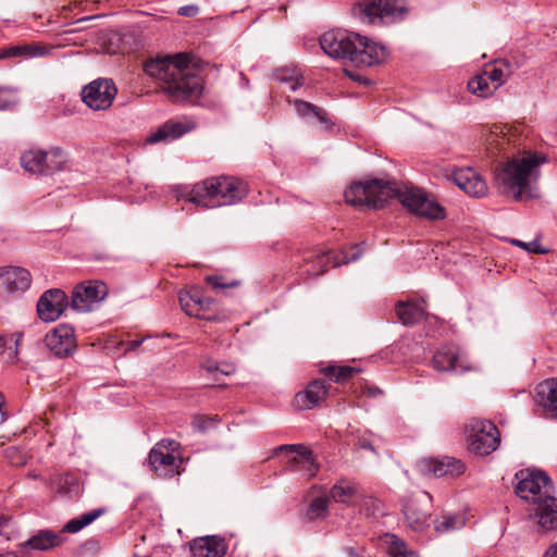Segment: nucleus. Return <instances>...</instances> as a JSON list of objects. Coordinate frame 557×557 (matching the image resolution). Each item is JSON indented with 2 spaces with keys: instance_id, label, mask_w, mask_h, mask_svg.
<instances>
[{
  "instance_id": "nucleus-1",
  "label": "nucleus",
  "mask_w": 557,
  "mask_h": 557,
  "mask_svg": "<svg viewBox=\"0 0 557 557\" xmlns=\"http://www.w3.org/2000/svg\"><path fill=\"white\" fill-rule=\"evenodd\" d=\"M144 72L161 82L163 90L173 101L196 98L202 91V79L189 67V58L185 53L147 60Z\"/></svg>"
},
{
  "instance_id": "nucleus-2",
  "label": "nucleus",
  "mask_w": 557,
  "mask_h": 557,
  "mask_svg": "<svg viewBox=\"0 0 557 557\" xmlns=\"http://www.w3.org/2000/svg\"><path fill=\"white\" fill-rule=\"evenodd\" d=\"M345 200L354 207L383 208L389 199L398 198L401 205L413 213L426 194L414 187L399 189L395 184L382 180L355 182L345 190Z\"/></svg>"
},
{
  "instance_id": "nucleus-3",
  "label": "nucleus",
  "mask_w": 557,
  "mask_h": 557,
  "mask_svg": "<svg viewBox=\"0 0 557 557\" xmlns=\"http://www.w3.org/2000/svg\"><path fill=\"white\" fill-rule=\"evenodd\" d=\"M543 162H545V157L534 152L500 163L494 174L495 186L504 195L520 201L529 187L530 177Z\"/></svg>"
},
{
  "instance_id": "nucleus-4",
  "label": "nucleus",
  "mask_w": 557,
  "mask_h": 557,
  "mask_svg": "<svg viewBox=\"0 0 557 557\" xmlns=\"http://www.w3.org/2000/svg\"><path fill=\"white\" fill-rule=\"evenodd\" d=\"M244 182L234 177H212L195 185L189 201L207 209L231 206L247 195Z\"/></svg>"
},
{
  "instance_id": "nucleus-5",
  "label": "nucleus",
  "mask_w": 557,
  "mask_h": 557,
  "mask_svg": "<svg viewBox=\"0 0 557 557\" xmlns=\"http://www.w3.org/2000/svg\"><path fill=\"white\" fill-rule=\"evenodd\" d=\"M518 483L516 494L520 498L540 505L544 499L553 497L554 486L549 476L540 470H521L516 474Z\"/></svg>"
},
{
  "instance_id": "nucleus-6",
  "label": "nucleus",
  "mask_w": 557,
  "mask_h": 557,
  "mask_svg": "<svg viewBox=\"0 0 557 557\" xmlns=\"http://www.w3.org/2000/svg\"><path fill=\"white\" fill-rule=\"evenodd\" d=\"M468 449L476 456H487L500 445V433L497 426L483 419H472L467 425Z\"/></svg>"
},
{
  "instance_id": "nucleus-7",
  "label": "nucleus",
  "mask_w": 557,
  "mask_h": 557,
  "mask_svg": "<svg viewBox=\"0 0 557 557\" xmlns=\"http://www.w3.org/2000/svg\"><path fill=\"white\" fill-rule=\"evenodd\" d=\"M407 13L401 0H364L359 4L360 18L369 24H389L404 18Z\"/></svg>"
},
{
  "instance_id": "nucleus-8",
  "label": "nucleus",
  "mask_w": 557,
  "mask_h": 557,
  "mask_svg": "<svg viewBox=\"0 0 557 557\" xmlns=\"http://www.w3.org/2000/svg\"><path fill=\"white\" fill-rule=\"evenodd\" d=\"M116 95L117 88L111 78H97L81 91L82 101L94 111L108 110Z\"/></svg>"
},
{
  "instance_id": "nucleus-9",
  "label": "nucleus",
  "mask_w": 557,
  "mask_h": 557,
  "mask_svg": "<svg viewBox=\"0 0 557 557\" xmlns=\"http://www.w3.org/2000/svg\"><path fill=\"white\" fill-rule=\"evenodd\" d=\"M358 34L347 30H330L320 37L322 50L334 59L349 60L352 62L354 52L357 51L356 40Z\"/></svg>"
},
{
  "instance_id": "nucleus-10",
  "label": "nucleus",
  "mask_w": 557,
  "mask_h": 557,
  "mask_svg": "<svg viewBox=\"0 0 557 557\" xmlns=\"http://www.w3.org/2000/svg\"><path fill=\"white\" fill-rule=\"evenodd\" d=\"M432 363L434 369L440 372L465 373L476 370V367L468 360L466 352L453 344L438 348L433 356Z\"/></svg>"
},
{
  "instance_id": "nucleus-11",
  "label": "nucleus",
  "mask_w": 557,
  "mask_h": 557,
  "mask_svg": "<svg viewBox=\"0 0 557 557\" xmlns=\"http://www.w3.org/2000/svg\"><path fill=\"white\" fill-rule=\"evenodd\" d=\"M107 296V286L99 281L78 284L72 292L71 306L74 310L86 312Z\"/></svg>"
},
{
  "instance_id": "nucleus-12",
  "label": "nucleus",
  "mask_w": 557,
  "mask_h": 557,
  "mask_svg": "<svg viewBox=\"0 0 557 557\" xmlns=\"http://www.w3.org/2000/svg\"><path fill=\"white\" fill-rule=\"evenodd\" d=\"M431 500L428 492H420L405 504L404 515L412 530L422 531L428 525Z\"/></svg>"
},
{
  "instance_id": "nucleus-13",
  "label": "nucleus",
  "mask_w": 557,
  "mask_h": 557,
  "mask_svg": "<svg viewBox=\"0 0 557 557\" xmlns=\"http://www.w3.org/2000/svg\"><path fill=\"white\" fill-rule=\"evenodd\" d=\"M45 343L54 356L69 357L76 349L74 329L69 324H60L47 333Z\"/></svg>"
},
{
  "instance_id": "nucleus-14",
  "label": "nucleus",
  "mask_w": 557,
  "mask_h": 557,
  "mask_svg": "<svg viewBox=\"0 0 557 557\" xmlns=\"http://www.w3.org/2000/svg\"><path fill=\"white\" fill-rule=\"evenodd\" d=\"M32 284L28 270L21 267L0 268V297L26 292Z\"/></svg>"
},
{
  "instance_id": "nucleus-15",
  "label": "nucleus",
  "mask_w": 557,
  "mask_h": 557,
  "mask_svg": "<svg viewBox=\"0 0 557 557\" xmlns=\"http://www.w3.org/2000/svg\"><path fill=\"white\" fill-rule=\"evenodd\" d=\"M421 473L434 478H456L466 471V465L454 457L426 458L420 461Z\"/></svg>"
},
{
  "instance_id": "nucleus-16",
  "label": "nucleus",
  "mask_w": 557,
  "mask_h": 557,
  "mask_svg": "<svg viewBox=\"0 0 557 557\" xmlns=\"http://www.w3.org/2000/svg\"><path fill=\"white\" fill-rule=\"evenodd\" d=\"M67 305V296L62 289H48L38 300V317L45 322H53L63 313Z\"/></svg>"
},
{
  "instance_id": "nucleus-17",
  "label": "nucleus",
  "mask_w": 557,
  "mask_h": 557,
  "mask_svg": "<svg viewBox=\"0 0 557 557\" xmlns=\"http://www.w3.org/2000/svg\"><path fill=\"white\" fill-rule=\"evenodd\" d=\"M163 445H154L148 456V462L152 471L160 478H171L180 474V468L183 459L180 455H170L162 453Z\"/></svg>"
},
{
  "instance_id": "nucleus-18",
  "label": "nucleus",
  "mask_w": 557,
  "mask_h": 557,
  "mask_svg": "<svg viewBox=\"0 0 557 557\" xmlns=\"http://www.w3.org/2000/svg\"><path fill=\"white\" fill-rule=\"evenodd\" d=\"M357 51L354 52L352 63L357 65L371 66L377 64L386 57V49L374 41L358 34L356 40Z\"/></svg>"
},
{
  "instance_id": "nucleus-19",
  "label": "nucleus",
  "mask_w": 557,
  "mask_h": 557,
  "mask_svg": "<svg viewBox=\"0 0 557 557\" xmlns=\"http://www.w3.org/2000/svg\"><path fill=\"white\" fill-rule=\"evenodd\" d=\"M456 185L473 197H482L487 193V185L485 181L472 169H460L453 174Z\"/></svg>"
},
{
  "instance_id": "nucleus-20",
  "label": "nucleus",
  "mask_w": 557,
  "mask_h": 557,
  "mask_svg": "<svg viewBox=\"0 0 557 557\" xmlns=\"http://www.w3.org/2000/svg\"><path fill=\"white\" fill-rule=\"evenodd\" d=\"M195 127L196 124L193 121L169 120L156 132L151 133L147 138V141L154 144L162 140H174L190 132Z\"/></svg>"
},
{
  "instance_id": "nucleus-21",
  "label": "nucleus",
  "mask_w": 557,
  "mask_h": 557,
  "mask_svg": "<svg viewBox=\"0 0 557 557\" xmlns=\"http://www.w3.org/2000/svg\"><path fill=\"white\" fill-rule=\"evenodd\" d=\"M327 386L324 380H313L305 391L295 395L294 404L299 410L312 409L327 395Z\"/></svg>"
},
{
  "instance_id": "nucleus-22",
  "label": "nucleus",
  "mask_w": 557,
  "mask_h": 557,
  "mask_svg": "<svg viewBox=\"0 0 557 557\" xmlns=\"http://www.w3.org/2000/svg\"><path fill=\"white\" fill-rule=\"evenodd\" d=\"M535 399L546 416L557 418V379L545 380L536 386Z\"/></svg>"
},
{
  "instance_id": "nucleus-23",
  "label": "nucleus",
  "mask_w": 557,
  "mask_h": 557,
  "mask_svg": "<svg viewBox=\"0 0 557 557\" xmlns=\"http://www.w3.org/2000/svg\"><path fill=\"white\" fill-rule=\"evenodd\" d=\"M63 539L61 533L53 530L44 529L37 531L27 541L21 544V547L34 550H49L61 545Z\"/></svg>"
},
{
  "instance_id": "nucleus-24",
  "label": "nucleus",
  "mask_w": 557,
  "mask_h": 557,
  "mask_svg": "<svg viewBox=\"0 0 557 557\" xmlns=\"http://www.w3.org/2000/svg\"><path fill=\"white\" fill-rule=\"evenodd\" d=\"M424 300L398 301L396 304V314L399 321L406 326H412L425 317Z\"/></svg>"
},
{
  "instance_id": "nucleus-25",
  "label": "nucleus",
  "mask_w": 557,
  "mask_h": 557,
  "mask_svg": "<svg viewBox=\"0 0 557 557\" xmlns=\"http://www.w3.org/2000/svg\"><path fill=\"white\" fill-rule=\"evenodd\" d=\"M293 451L297 456L293 458V462L308 472V476H313L318 472V466L313 460L312 451L301 444L281 445L275 448V453Z\"/></svg>"
},
{
  "instance_id": "nucleus-26",
  "label": "nucleus",
  "mask_w": 557,
  "mask_h": 557,
  "mask_svg": "<svg viewBox=\"0 0 557 557\" xmlns=\"http://www.w3.org/2000/svg\"><path fill=\"white\" fill-rule=\"evenodd\" d=\"M190 552L193 557H222L225 554V546L221 540L206 536L194 540Z\"/></svg>"
},
{
  "instance_id": "nucleus-27",
  "label": "nucleus",
  "mask_w": 557,
  "mask_h": 557,
  "mask_svg": "<svg viewBox=\"0 0 557 557\" xmlns=\"http://www.w3.org/2000/svg\"><path fill=\"white\" fill-rule=\"evenodd\" d=\"M539 524L546 531L557 529V498L548 497L535 507Z\"/></svg>"
},
{
  "instance_id": "nucleus-28",
  "label": "nucleus",
  "mask_w": 557,
  "mask_h": 557,
  "mask_svg": "<svg viewBox=\"0 0 557 557\" xmlns=\"http://www.w3.org/2000/svg\"><path fill=\"white\" fill-rule=\"evenodd\" d=\"M46 151L41 149H29L22 153L21 165L33 174L45 175Z\"/></svg>"
},
{
  "instance_id": "nucleus-29",
  "label": "nucleus",
  "mask_w": 557,
  "mask_h": 557,
  "mask_svg": "<svg viewBox=\"0 0 557 557\" xmlns=\"http://www.w3.org/2000/svg\"><path fill=\"white\" fill-rule=\"evenodd\" d=\"M69 160V153L60 147H53L46 151L45 175L64 171Z\"/></svg>"
},
{
  "instance_id": "nucleus-30",
  "label": "nucleus",
  "mask_w": 557,
  "mask_h": 557,
  "mask_svg": "<svg viewBox=\"0 0 557 557\" xmlns=\"http://www.w3.org/2000/svg\"><path fill=\"white\" fill-rule=\"evenodd\" d=\"M482 72L495 90L507 81L511 73L509 62L506 60L495 61L494 64L485 66Z\"/></svg>"
},
{
  "instance_id": "nucleus-31",
  "label": "nucleus",
  "mask_w": 557,
  "mask_h": 557,
  "mask_svg": "<svg viewBox=\"0 0 557 557\" xmlns=\"http://www.w3.org/2000/svg\"><path fill=\"white\" fill-rule=\"evenodd\" d=\"M106 512H107L106 508H96L90 511L84 512V513L79 515L78 517H75V518L69 520L64 524L62 532H67V533L79 532L82 529H84L85 527L92 523L96 519H98Z\"/></svg>"
},
{
  "instance_id": "nucleus-32",
  "label": "nucleus",
  "mask_w": 557,
  "mask_h": 557,
  "mask_svg": "<svg viewBox=\"0 0 557 557\" xmlns=\"http://www.w3.org/2000/svg\"><path fill=\"white\" fill-rule=\"evenodd\" d=\"M357 493H358V487L355 483L346 481V480H341L338 483H336L331 488L330 496L335 502L350 504V503H352Z\"/></svg>"
},
{
  "instance_id": "nucleus-33",
  "label": "nucleus",
  "mask_w": 557,
  "mask_h": 557,
  "mask_svg": "<svg viewBox=\"0 0 557 557\" xmlns=\"http://www.w3.org/2000/svg\"><path fill=\"white\" fill-rule=\"evenodd\" d=\"M81 484L72 474H64L57 482V492L65 498H74L81 494Z\"/></svg>"
},
{
  "instance_id": "nucleus-34",
  "label": "nucleus",
  "mask_w": 557,
  "mask_h": 557,
  "mask_svg": "<svg viewBox=\"0 0 557 557\" xmlns=\"http://www.w3.org/2000/svg\"><path fill=\"white\" fill-rule=\"evenodd\" d=\"M45 54V48L23 45V46H12L0 51V59L11 58V57H24V58H34Z\"/></svg>"
},
{
  "instance_id": "nucleus-35",
  "label": "nucleus",
  "mask_w": 557,
  "mask_h": 557,
  "mask_svg": "<svg viewBox=\"0 0 557 557\" xmlns=\"http://www.w3.org/2000/svg\"><path fill=\"white\" fill-rule=\"evenodd\" d=\"M413 214L429 219L441 220L445 218V211L436 201L425 197Z\"/></svg>"
},
{
  "instance_id": "nucleus-36",
  "label": "nucleus",
  "mask_w": 557,
  "mask_h": 557,
  "mask_svg": "<svg viewBox=\"0 0 557 557\" xmlns=\"http://www.w3.org/2000/svg\"><path fill=\"white\" fill-rule=\"evenodd\" d=\"M306 260L308 264L305 272L309 276H319L326 270L331 261V256L327 252L310 255L308 258H306Z\"/></svg>"
},
{
  "instance_id": "nucleus-37",
  "label": "nucleus",
  "mask_w": 557,
  "mask_h": 557,
  "mask_svg": "<svg viewBox=\"0 0 557 557\" xmlns=\"http://www.w3.org/2000/svg\"><path fill=\"white\" fill-rule=\"evenodd\" d=\"M468 88L470 92L482 98L488 97L495 91V88L483 72L475 75L468 82Z\"/></svg>"
},
{
  "instance_id": "nucleus-38",
  "label": "nucleus",
  "mask_w": 557,
  "mask_h": 557,
  "mask_svg": "<svg viewBox=\"0 0 557 557\" xmlns=\"http://www.w3.org/2000/svg\"><path fill=\"white\" fill-rule=\"evenodd\" d=\"M293 103L298 115L306 117L312 114L320 122H326V112L323 109L299 99H295Z\"/></svg>"
},
{
  "instance_id": "nucleus-39",
  "label": "nucleus",
  "mask_w": 557,
  "mask_h": 557,
  "mask_svg": "<svg viewBox=\"0 0 557 557\" xmlns=\"http://www.w3.org/2000/svg\"><path fill=\"white\" fill-rule=\"evenodd\" d=\"M435 530L440 533L459 530L465 525V519L457 515H445L435 520Z\"/></svg>"
},
{
  "instance_id": "nucleus-40",
  "label": "nucleus",
  "mask_w": 557,
  "mask_h": 557,
  "mask_svg": "<svg viewBox=\"0 0 557 557\" xmlns=\"http://www.w3.org/2000/svg\"><path fill=\"white\" fill-rule=\"evenodd\" d=\"M389 539L388 554L391 557H417L416 553L403 540L396 535H391Z\"/></svg>"
},
{
  "instance_id": "nucleus-41",
  "label": "nucleus",
  "mask_w": 557,
  "mask_h": 557,
  "mask_svg": "<svg viewBox=\"0 0 557 557\" xmlns=\"http://www.w3.org/2000/svg\"><path fill=\"white\" fill-rule=\"evenodd\" d=\"M326 376L335 382H343L349 379L357 370L355 368L330 366L323 370Z\"/></svg>"
},
{
  "instance_id": "nucleus-42",
  "label": "nucleus",
  "mask_w": 557,
  "mask_h": 557,
  "mask_svg": "<svg viewBox=\"0 0 557 557\" xmlns=\"http://www.w3.org/2000/svg\"><path fill=\"white\" fill-rule=\"evenodd\" d=\"M327 505L329 499L326 497L314 498L307 510L308 518L312 520L323 517L327 510Z\"/></svg>"
},
{
  "instance_id": "nucleus-43",
  "label": "nucleus",
  "mask_w": 557,
  "mask_h": 557,
  "mask_svg": "<svg viewBox=\"0 0 557 557\" xmlns=\"http://www.w3.org/2000/svg\"><path fill=\"white\" fill-rule=\"evenodd\" d=\"M178 301H180V305H181L182 309L184 310V312L186 314H188L189 317H196L199 319L210 320V318H205V315H202V313H201L202 310H200V308L193 307V301L188 294H184V293L180 292Z\"/></svg>"
},
{
  "instance_id": "nucleus-44",
  "label": "nucleus",
  "mask_w": 557,
  "mask_h": 557,
  "mask_svg": "<svg viewBox=\"0 0 557 557\" xmlns=\"http://www.w3.org/2000/svg\"><path fill=\"white\" fill-rule=\"evenodd\" d=\"M201 368L205 369L209 373L219 372L223 375H231L235 373V367L232 363L226 362H214L212 360H208L201 363Z\"/></svg>"
},
{
  "instance_id": "nucleus-45",
  "label": "nucleus",
  "mask_w": 557,
  "mask_h": 557,
  "mask_svg": "<svg viewBox=\"0 0 557 557\" xmlns=\"http://www.w3.org/2000/svg\"><path fill=\"white\" fill-rule=\"evenodd\" d=\"M183 293L188 294L190 296L193 307H198L202 311L208 309L213 301L210 297H205L202 295V292L198 287H193L191 289Z\"/></svg>"
},
{
  "instance_id": "nucleus-46",
  "label": "nucleus",
  "mask_w": 557,
  "mask_h": 557,
  "mask_svg": "<svg viewBox=\"0 0 557 557\" xmlns=\"http://www.w3.org/2000/svg\"><path fill=\"white\" fill-rule=\"evenodd\" d=\"M206 282L213 288V289H225L231 287H236L239 285V282L236 280L225 282L224 277L221 275H208L206 276Z\"/></svg>"
},
{
  "instance_id": "nucleus-47",
  "label": "nucleus",
  "mask_w": 557,
  "mask_h": 557,
  "mask_svg": "<svg viewBox=\"0 0 557 557\" xmlns=\"http://www.w3.org/2000/svg\"><path fill=\"white\" fill-rule=\"evenodd\" d=\"M218 421L216 417L197 414L193 418L191 425L195 430L205 432Z\"/></svg>"
},
{
  "instance_id": "nucleus-48",
  "label": "nucleus",
  "mask_w": 557,
  "mask_h": 557,
  "mask_svg": "<svg viewBox=\"0 0 557 557\" xmlns=\"http://www.w3.org/2000/svg\"><path fill=\"white\" fill-rule=\"evenodd\" d=\"M156 445H163L161 450L162 453L168 451L170 455H180L177 450L181 445L174 440L164 438L158 442Z\"/></svg>"
},
{
  "instance_id": "nucleus-49",
  "label": "nucleus",
  "mask_w": 557,
  "mask_h": 557,
  "mask_svg": "<svg viewBox=\"0 0 557 557\" xmlns=\"http://www.w3.org/2000/svg\"><path fill=\"white\" fill-rule=\"evenodd\" d=\"M511 243L516 246L522 247L523 249L528 250L529 252H535V253H543L545 252L540 248V245L537 242H529L524 243L519 239H512Z\"/></svg>"
},
{
  "instance_id": "nucleus-50",
  "label": "nucleus",
  "mask_w": 557,
  "mask_h": 557,
  "mask_svg": "<svg viewBox=\"0 0 557 557\" xmlns=\"http://www.w3.org/2000/svg\"><path fill=\"white\" fill-rule=\"evenodd\" d=\"M277 78L287 83L289 85V89L293 91L297 90L302 85V82L299 78H294L293 75H287L285 71H282V74L277 75Z\"/></svg>"
},
{
  "instance_id": "nucleus-51",
  "label": "nucleus",
  "mask_w": 557,
  "mask_h": 557,
  "mask_svg": "<svg viewBox=\"0 0 557 557\" xmlns=\"http://www.w3.org/2000/svg\"><path fill=\"white\" fill-rule=\"evenodd\" d=\"M15 104V100L5 89L0 88V110H8Z\"/></svg>"
},
{
  "instance_id": "nucleus-52",
  "label": "nucleus",
  "mask_w": 557,
  "mask_h": 557,
  "mask_svg": "<svg viewBox=\"0 0 557 557\" xmlns=\"http://www.w3.org/2000/svg\"><path fill=\"white\" fill-rule=\"evenodd\" d=\"M181 16L194 17L199 13V8L196 4L183 5L177 10Z\"/></svg>"
},
{
  "instance_id": "nucleus-53",
  "label": "nucleus",
  "mask_w": 557,
  "mask_h": 557,
  "mask_svg": "<svg viewBox=\"0 0 557 557\" xmlns=\"http://www.w3.org/2000/svg\"><path fill=\"white\" fill-rule=\"evenodd\" d=\"M356 446L360 449H367V450H370L372 451L373 454H376V450L374 448V446L372 445V443L366 438V437H359L357 440V443H356Z\"/></svg>"
},
{
  "instance_id": "nucleus-54",
  "label": "nucleus",
  "mask_w": 557,
  "mask_h": 557,
  "mask_svg": "<svg viewBox=\"0 0 557 557\" xmlns=\"http://www.w3.org/2000/svg\"><path fill=\"white\" fill-rule=\"evenodd\" d=\"M354 250L355 251L350 256H345L344 257V259H345L344 262L345 263L358 260L360 258V256L362 255V251H363V249L361 248V245L355 246Z\"/></svg>"
},
{
  "instance_id": "nucleus-55",
  "label": "nucleus",
  "mask_w": 557,
  "mask_h": 557,
  "mask_svg": "<svg viewBox=\"0 0 557 557\" xmlns=\"http://www.w3.org/2000/svg\"><path fill=\"white\" fill-rule=\"evenodd\" d=\"M11 519L0 515V534H3L10 524Z\"/></svg>"
},
{
  "instance_id": "nucleus-56",
  "label": "nucleus",
  "mask_w": 557,
  "mask_h": 557,
  "mask_svg": "<svg viewBox=\"0 0 557 557\" xmlns=\"http://www.w3.org/2000/svg\"><path fill=\"white\" fill-rule=\"evenodd\" d=\"M3 405H4V397H3L2 393L0 392V424L7 420V413L2 409Z\"/></svg>"
},
{
  "instance_id": "nucleus-57",
  "label": "nucleus",
  "mask_w": 557,
  "mask_h": 557,
  "mask_svg": "<svg viewBox=\"0 0 557 557\" xmlns=\"http://www.w3.org/2000/svg\"><path fill=\"white\" fill-rule=\"evenodd\" d=\"M544 557H557V544L552 545L545 553Z\"/></svg>"
},
{
  "instance_id": "nucleus-58",
  "label": "nucleus",
  "mask_w": 557,
  "mask_h": 557,
  "mask_svg": "<svg viewBox=\"0 0 557 557\" xmlns=\"http://www.w3.org/2000/svg\"><path fill=\"white\" fill-rule=\"evenodd\" d=\"M143 342H144V339L133 341V342L129 343V346H131L132 349H135V348L139 347Z\"/></svg>"
},
{
  "instance_id": "nucleus-59",
  "label": "nucleus",
  "mask_w": 557,
  "mask_h": 557,
  "mask_svg": "<svg viewBox=\"0 0 557 557\" xmlns=\"http://www.w3.org/2000/svg\"><path fill=\"white\" fill-rule=\"evenodd\" d=\"M91 18H94V16H87V17H83V18L78 20V22L88 21Z\"/></svg>"
},
{
  "instance_id": "nucleus-60",
  "label": "nucleus",
  "mask_w": 557,
  "mask_h": 557,
  "mask_svg": "<svg viewBox=\"0 0 557 557\" xmlns=\"http://www.w3.org/2000/svg\"><path fill=\"white\" fill-rule=\"evenodd\" d=\"M371 502H372V504H373V505L379 506V502H377V500H375V499H371Z\"/></svg>"
}]
</instances>
